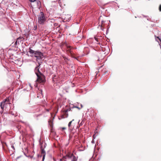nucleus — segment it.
I'll use <instances>...</instances> for the list:
<instances>
[{
	"mask_svg": "<svg viewBox=\"0 0 161 161\" xmlns=\"http://www.w3.org/2000/svg\"><path fill=\"white\" fill-rule=\"evenodd\" d=\"M28 52L31 55L30 56L34 57L36 58V60L42 59L43 57V54L42 52L39 50L34 51L32 50L31 47L29 48Z\"/></svg>",
	"mask_w": 161,
	"mask_h": 161,
	"instance_id": "nucleus-1",
	"label": "nucleus"
},
{
	"mask_svg": "<svg viewBox=\"0 0 161 161\" xmlns=\"http://www.w3.org/2000/svg\"><path fill=\"white\" fill-rule=\"evenodd\" d=\"M40 66L39 64L38 66H37L35 68V71L36 75L37 76V80L38 81L40 82H43L44 81V80L42 78V77L39 75V74H41V73L39 71V68Z\"/></svg>",
	"mask_w": 161,
	"mask_h": 161,
	"instance_id": "nucleus-2",
	"label": "nucleus"
},
{
	"mask_svg": "<svg viewBox=\"0 0 161 161\" xmlns=\"http://www.w3.org/2000/svg\"><path fill=\"white\" fill-rule=\"evenodd\" d=\"M45 20V17L43 12H41L38 15V23L40 24H42L44 23Z\"/></svg>",
	"mask_w": 161,
	"mask_h": 161,
	"instance_id": "nucleus-3",
	"label": "nucleus"
},
{
	"mask_svg": "<svg viewBox=\"0 0 161 161\" xmlns=\"http://www.w3.org/2000/svg\"><path fill=\"white\" fill-rule=\"evenodd\" d=\"M9 105L7 99H4L3 102H1L0 106L1 108L4 109V108H6L7 106Z\"/></svg>",
	"mask_w": 161,
	"mask_h": 161,
	"instance_id": "nucleus-4",
	"label": "nucleus"
},
{
	"mask_svg": "<svg viewBox=\"0 0 161 161\" xmlns=\"http://www.w3.org/2000/svg\"><path fill=\"white\" fill-rule=\"evenodd\" d=\"M68 157L72 158V161H77V157L75 156L73 154H71L70 156H68Z\"/></svg>",
	"mask_w": 161,
	"mask_h": 161,
	"instance_id": "nucleus-5",
	"label": "nucleus"
},
{
	"mask_svg": "<svg viewBox=\"0 0 161 161\" xmlns=\"http://www.w3.org/2000/svg\"><path fill=\"white\" fill-rule=\"evenodd\" d=\"M66 46L67 47V51L68 53H69L70 54H72V52L71 50V46L68 45L67 44H66Z\"/></svg>",
	"mask_w": 161,
	"mask_h": 161,
	"instance_id": "nucleus-6",
	"label": "nucleus"
},
{
	"mask_svg": "<svg viewBox=\"0 0 161 161\" xmlns=\"http://www.w3.org/2000/svg\"><path fill=\"white\" fill-rule=\"evenodd\" d=\"M41 153L42 154V155L43 156V155H46V152L44 150V149L42 148L41 149Z\"/></svg>",
	"mask_w": 161,
	"mask_h": 161,
	"instance_id": "nucleus-7",
	"label": "nucleus"
},
{
	"mask_svg": "<svg viewBox=\"0 0 161 161\" xmlns=\"http://www.w3.org/2000/svg\"><path fill=\"white\" fill-rule=\"evenodd\" d=\"M36 2H37V6L39 7H41V3L40 1H37Z\"/></svg>",
	"mask_w": 161,
	"mask_h": 161,
	"instance_id": "nucleus-8",
	"label": "nucleus"
},
{
	"mask_svg": "<svg viewBox=\"0 0 161 161\" xmlns=\"http://www.w3.org/2000/svg\"><path fill=\"white\" fill-rule=\"evenodd\" d=\"M74 119H73L72 121H70L69 123V124H68V127L70 128L71 126V123H72V122L73 121H74Z\"/></svg>",
	"mask_w": 161,
	"mask_h": 161,
	"instance_id": "nucleus-9",
	"label": "nucleus"
},
{
	"mask_svg": "<svg viewBox=\"0 0 161 161\" xmlns=\"http://www.w3.org/2000/svg\"><path fill=\"white\" fill-rule=\"evenodd\" d=\"M98 26H100V27L101 29V30H102V31H104V28H102V26H103V25H99Z\"/></svg>",
	"mask_w": 161,
	"mask_h": 161,
	"instance_id": "nucleus-10",
	"label": "nucleus"
},
{
	"mask_svg": "<svg viewBox=\"0 0 161 161\" xmlns=\"http://www.w3.org/2000/svg\"><path fill=\"white\" fill-rule=\"evenodd\" d=\"M45 155H43V158H42V161H44V160L45 159Z\"/></svg>",
	"mask_w": 161,
	"mask_h": 161,
	"instance_id": "nucleus-11",
	"label": "nucleus"
},
{
	"mask_svg": "<svg viewBox=\"0 0 161 161\" xmlns=\"http://www.w3.org/2000/svg\"><path fill=\"white\" fill-rule=\"evenodd\" d=\"M105 22V21H104L103 20H102L101 21V25H102L103 23H104Z\"/></svg>",
	"mask_w": 161,
	"mask_h": 161,
	"instance_id": "nucleus-12",
	"label": "nucleus"
},
{
	"mask_svg": "<svg viewBox=\"0 0 161 161\" xmlns=\"http://www.w3.org/2000/svg\"><path fill=\"white\" fill-rule=\"evenodd\" d=\"M159 11L161 12V4L159 5Z\"/></svg>",
	"mask_w": 161,
	"mask_h": 161,
	"instance_id": "nucleus-13",
	"label": "nucleus"
},
{
	"mask_svg": "<svg viewBox=\"0 0 161 161\" xmlns=\"http://www.w3.org/2000/svg\"><path fill=\"white\" fill-rule=\"evenodd\" d=\"M60 0H58V3H59V5L60 6H61V4L60 3Z\"/></svg>",
	"mask_w": 161,
	"mask_h": 161,
	"instance_id": "nucleus-14",
	"label": "nucleus"
},
{
	"mask_svg": "<svg viewBox=\"0 0 161 161\" xmlns=\"http://www.w3.org/2000/svg\"><path fill=\"white\" fill-rule=\"evenodd\" d=\"M31 2H34L35 1H36V0H29Z\"/></svg>",
	"mask_w": 161,
	"mask_h": 161,
	"instance_id": "nucleus-15",
	"label": "nucleus"
},
{
	"mask_svg": "<svg viewBox=\"0 0 161 161\" xmlns=\"http://www.w3.org/2000/svg\"><path fill=\"white\" fill-rule=\"evenodd\" d=\"M74 108H78L79 109H80V108H79V107H77V106H74Z\"/></svg>",
	"mask_w": 161,
	"mask_h": 161,
	"instance_id": "nucleus-16",
	"label": "nucleus"
},
{
	"mask_svg": "<svg viewBox=\"0 0 161 161\" xmlns=\"http://www.w3.org/2000/svg\"><path fill=\"white\" fill-rule=\"evenodd\" d=\"M11 147L14 150H15L14 147L13 145H12Z\"/></svg>",
	"mask_w": 161,
	"mask_h": 161,
	"instance_id": "nucleus-17",
	"label": "nucleus"
},
{
	"mask_svg": "<svg viewBox=\"0 0 161 161\" xmlns=\"http://www.w3.org/2000/svg\"><path fill=\"white\" fill-rule=\"evenodd\" d=\"M37 28V26H35L34 27V30H36Z\"/></svg>",
	"mask_w": 161,
	"mask_h": 161,
	"instance_id": "nucleus-18",
	"label": "nucleus"
},
{
	"mask_svg": "<svg viewBox=\"0 0 161 161\" xmlns=\"http://www.w3.org/2000/svg\"><path fill=\"white\" fill-rule=\"evenodd\" d=\"M37 156L38 157H39L40 156L41 157H42V155H41L40 156L39 154H37Z\"/></svg>",
	"mask_w": 161,
	"mask_h": 161,
	"instance_id": "nucleus-19",
	"label": "nucleus"
},
{
	"mask_svg": "<svg viewBox=\"0 0 161 161\" xmlns=\"http://www.w3.org/2000/svg\"><path fill=\"white\" fill-rule=\"evenodd\" d=\"M67 157V156H64V158H65L66 159Z\"/></svg>",
	"mask_w": 161,
	"mask_h": 161,
	"instance_id": "nucleus-20",
	"label": "nucleus"
},
{
	"mask_svg": "<svg viewBox=\"0 0 161 161\" xmlns=\"http://www.w3.org/2000/svg\"><path fill=\"white\" fill-rule=\"evenodd\" d=\"M95 40L96 41H98V39H97V38H95Z\"/></svg>",
	"mask_w": 161,
	"mask_h": 161,
	"instance_id": "nucleus-21",
	"label": "nucleus"
},
{
	"mask_svg": "<svg viewBox=\"0 0 161 161\" xmlns=\"http://www.w3.org/2000/svg\"><path fill=\"white\" fill-rule=\"evenodd\" d=\"M92 143H94V141L93 140H92Z\"/></svg>",
	"mask_w": 161,
	"mask_h": 161,
	"instance_id": "nucleus-22",
	"label": "nucleus"
},
{
	"mask_svg": "<svg viewBox=\"0 0 161 161\" xmlns=\"http://www.w3.org/2000/svg\"><path fill=\"white\" fill-rule=\"evenodd\" d=\"M108 29L107 30V31H106V33H107L108 32Z\"/></svg>",
	"mask_w": 161,
	"mask_h": 161,
	"instance_id": "nucleus-23",
	"label": "nucleus"
},
{
	"mask_svg": "<svg viewBox=\"0 0 161 161\" xmlns=\"http://www.w3.org/2000/svg\"><path fill=\"white\" fill-rule=\"evenodd\" d=\"M101 16L100 17L99 19V20H100L101 19Z\"/></svg>",
	"mask_w": 161,
	"mask_h": 161,
	"instance_id": "nucleus-24",
	"label": "nucleus"
},
{
	"mask_svg": "<svg viewBox=\"0 0 161 161\" xmlns=\"http://www.w3.org/2000/svg\"><path fill=\"white\" fill-rule=\"evenodd\" d=\"M17 42V41H16L15 43V44H16Z\"/></svg>",
	"mask_w": 161,
	"mask_h": 161,
	"instance_id": "nucleus-25",
	"label": "nucleus"
},
{
	"mask_svg": "<svg viewBox=\"0 0 161 161\" xmlns=\"http://www.w3.org/2000/svg\"><path fill=\"white\" fill-rule=\"evenodd\" d=\"M66 129V128H65V127H63V128H62V129Z\"/></svg>",
	"mask_w": 161,
	"mask_h": 161,
	"instance_id": "nucleus-26",
	"label": "nucleus"
},
{
	"mask_svg": "<svg viewBox=\"0 0 161 161\" xmlns=\"http://www.w3.org/2000/svg\"><path fill=\"white\" fill-rule=\"evenodd\" d=\"M155 39L156 40V41H157L158 42V40L156 38H155Z\"/></svg>",
	"mask_w": 161,
	"mask_h": 161,
	"instance_id": "nucleus-27",
	"label": "nucleus"
},
{
	"mask_svg": "<svg viewBox=\"0 0 161 161\" xmlns=\"http://www.w3.org/2000/svg\"><path fill=\"white\" fill-rule=\"evenodd\" d=\"M41 92L42 94V90H41Z\"/></svg>",
	"mask_w": 161,
	"mask_h": 161,
	"instance_id": "nucleus-28",
	"label": "nucleus"
},
{
	"mask_svg": "<svg viewBox=\"0 0 161 161\" xmlns=\"http://www.w3.org/2000/svg\"><path fill=\"white\" fill-rule=\"evenodd\" d=\"M147 20H148V18L147 17Z\"/></svg>",
	"mask_w": 161,
	"mask_h": 161,
	"instance_id": "nucleus-29",
	"label": "nucleus"
},
{
	"mask_svg": "<svg viewBox=\"0 0 161 161\" xmlns=\"http://www.w3.org/2000/svg\"><path fill=\"white\" fill-rule=\"evenodd\" d=\"M81 108H82V105L81 104Z\"/></svg>",
	"mask_w": 161,
	"mask_h": 161,
	"instance_id": "nucleus-30",
	"label": "nucleus"
},
{
	"mask_svg": "<svg viewBox=\"0 0 161 161\" xmlns=\"http://www.w3.org/2000/svg\"><path fill=\"white\" fill-rule=\"evenodd\" d=\"M65 59H67V60H68V58H65Z\"/></svg>",
	"mask_w": 161,
	"mask_h": 161,
	"instance_id": "nucleus-31",
	"label": "nucleus"
},
{
	"mask_svg": "<svg viewBox=\"0 0 161 161\" xmlns=\"http://www.w3.org/2000/svg\"><path fill=\"white\" fill-rule=\"evenodd\" d=\"M36 161H38V160H37Z\"/></svg>",
	"mask_w": 161,
	"mask_h": 161,
	"instance_id": "nucleus-32",
	"label": "nucleus"
}]
</instances>
